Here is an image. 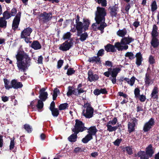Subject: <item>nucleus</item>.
Masks as SVG:
<instances>
[{
  "instance_id": "1",
  "label": "nucleus",
  "mask_w": 159,
  "mask_h": 159,
  "mask_svg": "<svg viewBox=\"0 0 159 159\" xmlns=\"http://www.w3.org/2000/svg\"><path fill=\"white\" fill-rule=\"evenodd\" d=\"M18 69L19 71L24 72V75H27L25 72L30 66L31 58L28 53L23 49H19L17 51L16 55Z\"/></svg>"
},
{
  "instance_id": "2",
  "label": "nucleus",
  "mask_w": 159,
  "mask_h": 159,
  "mask_svg": "<svg viewBox=\"0 0 159 159\" xmlns=\"http://www.w3.org/2000/svg\"><path fill=\"white\" fill-rule=\"evenodd\" d=\"M95 20L98 25L100 24L98 27V29L100 30L101 33L104 32V28L107 26V25L105 22V16L107 15L106 11L104 8L98 7L95 13Z\"/></svg>"
},
{
  "instance_id": "3",
  "label": "nucleus",
  "mask_w": 159,
  "mask_h": 159,
  "mask_svg": "<svg viewBox=\"0 0 159 159\" xmlns=\"http://www.w3.org/2000/svg\"><path fill=\"white\" fill-rule=\"evenodd\" d=\"M134 41V39L131 37H123L121 39L120 42H117L120 51L127 50L129 48L128 44Z\"/></svg>"
},
{
  "instance_id": "4",
  "label": "nucleus",
  "mask_w": 159,
  "mask_h": 159,
  "mask_svg": "<svg viewBox=\"0 0 159 159\" xmlns=\"http://www.w3.org/2000/svg\"><path fill=\"white\" fill-rule=\"evenodd\" d=\"M84 107L86 108V110L85 111L84 109L82 111L83 116L87 118L92 117L93 116L94 109L91 106L90 103L87 102L84 104Z\"/></svg>"
},
{
  "instance_id": "5",
  "label": "nucleus",
  "mask_w": 159,
  "mask_h": 159,
  "mask_svg": "<svg viewBox=\"0 0 159 159\" xmlns=\"http://www.w3.org/2000/svg\"><path fill=\"white\" fill-rule=\"evenodd\" d=\"M52 18V13L51 12L47 13L44 11L39 15V21L42 22L43 24L47 23L51 20Z\"/></svg>"
},
{
  "instance_id": "6",
  "label": "nucleus",
  "mask_w": 159,
  "mask_h": 159,
  "mask_svg": "<svg viewBox=\"0 0 159 159\" xmlns=\"http://www.w3.org/2000/svg\"><path fill=\"white\" fill-rule=\"evenodd\" d=\"M73 39L71 38L70 39V41L68 42V41H66L62 44L60 45L59 47V49L63 51H66L69 50L73 45L72 42Z\"/></svg>"
},
{
  "instance_id": "7",
  "label": "nucleus",
  "mask_w": 159,
  "mask_h": 159,
  "mask_svg": "<svg viewBox=\"0 0 159 159\" xmlns=\"http://www.w3.org/2000/svg\"><path fill=\"white\" fill-rule=\"evenodd\" d=\"M21 12H19L16 14L13 19L12 25V29L14 31L16 30L19 26L21 17Z\"/></svg>"
},
{
  "instance_id": "8",
  "label": "nucleus",
  "mask_w": 159,
  "mask_h": 159,
  "mask_svg": "<svg viewBox=\"0 0 159 159\" xmlns=\"http://www.w3.org/2000/svg\"><path fill=\"white\" fill-rule=\"evenodd\" d=\"M120 51L117 42L115 43L114 45L108 43L104 46L105 50L107 52H116V49Z\"/></svg>"
},
{
  "instance_id": "9",
  "label": "nucleus",
  "mask_w": 159,
  "mask_h": 159,
  "mask_svg": "<svg viewBox=\"0 0 159 159\" xmlns=\"http://www.w3.org/2000/svg\"><path fill=\"white\" fill-rule=\"evenodd\" d=\"M132 122H128V131L129 134L134 132L136 124H137L138 120L135 117H133L131 120Z\"/></svg>"
},
{
  "instance_id": "10",
  "label": "nucleus",
  "mask_w": 159,
  "mask_h": 159,
  "mask_svg": "<svg viewBox=\"0 0 159 159\" xmlns=\"http://www.w3.org/2000/svg\"><path fill=\"white\" fill-rule=\"evenodd\" d=\"M75 121V123L74 126L75 127L72 130H73L78 133L83 132L84 129L82 127L84 126V123H83L82 121L78 119H76Z\"/></svg>"
},
{
  "instance_id": "11",
  "label": "nucleus",
  "mask_w": 159,
  "mask_h": 159,
  "mask_svg": "<svg viewBox=\"0 0 159 159\" xmlns=\"http://www.w3.org/2000/svg\"><path fill=\"white\" fill-rule=\"evenodd\" d=\"M155 121L153 118H151L148 121L146 122L143 127V130L144 132H147L149 131L155 125Z\"/></svg>"
},
{
  "instance_id": "12",
  "label": "nucleus",
  "mask_w": 159,
  "mask_h": 159,
  "mask_svg": "<svg viewBox=\"0 0 159 159\" xmlns=\"http://www.w3.org/2000/svg\"><path fill=\"white\" fill-rule=\"evenodd\" d=\"M88 80L90 82L96 81L99 78L98 75L96 74H94L93 72L91 70H89L88 72Z\"/></svg>"
},
{
  "instance_id": "13",
  "label": "nucleus",
  "mask_w": 159,
  "mask_h": 159,
  "mask_svg": "<svg viewBox=\"0 0 159 159\" xmlns=\"http://www.w3.org/2000/svg\"><path fill=\"white\" fill-rule=\"evenodd\" d=\"M33 30L30 27H28L23 30L21 32L20 37L21 38H24L26 37H30Z\"/></svg>"
},
{
  "instance_id": "14",
  "label": "nucleus",
  "mask_w": 159,
  "mask_h": 159,
  "mask_svg": "<svg viewBox=\"0 0 159 159\" xmlns=\"http://www.w3.org/2000/svg\"><path fill=\"white\" fill-rule=\"evenodd\" d=\"M118 9V7L116 4L113 6L110 7L109 8V10H110L109 13L110 16L112 18L116 17L117 16Z\"/></svg>"
},
{
  "instance_id": "15",
  "label": "nucleus",
  "mask_w": 159,
  "mask_h": 159,
  "mask_svg": "<svg viewBox=\"0 0 159 159\" xmlns=\"http://www.w3.org/2000/svg\"><path fill=\"white\" fill-rule=\"evenodd\" d=\"M46 89L43 88L40 90L39 93V96L40 100L44 101L48 98V93L47 92H45Z\"/></svg>"
},
{
  "instance_id": "16",
  "label": "nucleus",
  "mask_w": 159,
  "mask_h": 159,
  "mask_svg": "<svg viewBox=\"0 0 159 159\" xmlns=\"http://www.w3.org/2000/svg\"><path fill=\"white\" fill-rule=\"evenodd\" d=\"M135 57H136L135 63L138 67L139 66L141 65L142 61L143 60L141 52H139L136 53Z\"/></svg>"
},
{
  "instance_id": "17",
  "label": "nucleus",
  "mask_w": 159,
  "mask_h": 159,
  "mask_svg": "<svg viewBox=\"0 0 159 159\" xmlns=\"http://www.w3.org/2000/svg\"><path fill=\"white\" fill-rule=\"evenodd\" d=\"M11 84V88H13L15 89L21 88L23 86L21 82H17L16 79L12 80Z\"/></svg>"
},
{
  "instance_id": "18",
  "label": "nucleus",
  "mask_w": 159,
  "mask_h": 159,
  "mask_svg": "<svg viewBox=\"0 0 159 159\" xmlns=\"http://www.w3.org/2000/svg\"><path fill=\"white\" fill-rule=\"evenodd\" d=\"M135 80V77L134 76H132L130 79L127 78H124L123 77H121L120 78V81L123 82L124 81H126L128 84H129L131 86L134 85Z\"/></svg>"
},
{
  "instance_id": "19",
  "label": "nucleus",
  "mask_w": 159,
  "mask_h": 159,
  "mask_svg": "<svg viewBox=\"0 0 159 159\" xmlns=\"http://www.w3.org/2000/svg\"><path fill=\"white\" fill-rule=\"evenodd\" d=\"M144 80L145 84L147 86H148L153 83L152 80L151 79V77L150 76V73L148 72L146 73Z\"/></svg>"
},
{
  "instance_id": "20",
  "label": "nucleus",
  "mask_w": 159,
  "mask_h": 159,
  "mask_svg": "<svg viewBox=\"0 0 159 159\" xmlns=\"http://www.w3.org/2000/svg\"><path fill=\"white\" fill-rule=\"evenodd\" d=\"M74 133L71 134L68 138V140L71 143H74L76 142L78 138L77 134L79 133L73 130H72Z\"/></svg>"
},
{
  "instance_id": "21",
  "label": "nucleus",
  "mask_w": 159,
  "mask_h": 159,
  "mask_svg": "<svg viewBox=\"0 0 159 159\" xmlns=\"http://www.w3.org/2000/svg\"><path fill=\"white\" fill-rule=\"evenodd\" d=\"M98 131V130L96 126H91L89 128L87 133L88 134H89L91 136H96V133Z\"/></svg>"
},
{
  "instance_id": "22",
  "label": "nucleus",
  "mask_w": 159,
  "mask_h": 159,
  "mask_svg": "<svg viewBox=\"0 0 159 159\" xmlns=\"http://www.w3.org/2000/svg\"><path fill=\"white\" fill-rule=\"evenodd\" d=\"M88 61L90 62H95L97 64H100L101 63V57H97V56L89 57Z\"/></svg>"
},
{
  "instance_id": "23",
  "label": "nucleus",
  "mask_w": 159,
  "mask_h": 159,
  "mask_svg": "<svg viewBox=\"0 0 159 159\" xmlns=\"http://www.w3.org/2000/svg\"><path fill=\"white\" fill-rule=\"evenodd\" d=\"M145 153L149 157H151L153 154L154 153V151L152 149V145L151 144L149 145L146 148Z\"/></svg>"
},
{
  "instance_id": "24",
  "label": "nucleus",
  "mask_w": 159,
  "mask_h": 159,
  "mask_svg": "<svg viewBox=\"0 0 159 159\" xmlns=\"http://www.w3.org/2000/svg\"><path fill=\"white\" fill-rule=\"evenodd\" d=\"M30 46L35 50L39 49L42 47L41 45L38 40H34Z\"/></svg>"
},
{
  "instance_id": "25",
  "label": "nucleus",
  "mask_w": 159,
  "mask_h": 159,
  "mask_svg": "<svg viewBox=\"0 0 159 159\" xmlns=\"http://www.w3.org/2000/svg\"><path fill=\"white\" fill-rule=\"evenodd\" d=\"M150 43L154 48H157L159 45V40L157 38V37H152Z\"/></svg>"
},
{
  "instance_id": "26",
  "label": "nucleus",
  "mask_w": 159,
  "mask_h": 159,
  "mask_svg": "<svg viewBox=\"0 0 159 159\" xmlns=\"http://www.w3.org/2000/svg\"><path fill=\"white\" fill-rule=\"evenodd\" d=\"M83 22L84 31L85 32L88 29L90 22L88 19L84 18L83 19Z\"/></svg>"
},
{
  "instance_id": "27",
  "label": "nucleus",
  "mask_w": 159,
  "mask_h": 159,
  "mask_svg": "<svg viewBox=\"0 0 159 159\" xmlns=\"http://www.w3.org/2000/svg\"><path fill=\"white\" fill-rule=\"evenodd\" d=\"M137 155L140 159H149V157L147 155L144 151H140L137 153Z\"/></svg>"
},
{
  "instance_id": "28",
  "label": "nucleus",
  "mask_w": 159,
  "mask_h": 159,
  "mask_svg": "<svg viewBox=\"0 0 159 159\" xmlns=\"http://www.w3.org/2000/svg\"><path fill=\"white\" fill-rule=\"evenodd\" d=\"M158 27L156 25H153V28L151 34L152 37H157L158 35Z\"/></svg>"
},
{
  "instance_id": "29",
  "label": "nucleus",
  "mask_w": 159,
  "mask_h": 159,
  "mask_svg": "<svg viewBox=\"0 0 159 159\" xmlns=\"http://www.w3.org/2000/svg\"><path fill=\"white\" fill-rule=\"evenodd\" d=\"M127 31L125 28H124L122 30H119L116 32L117 35L120 37H124L125 35L126 34Z\"/></svg>"
},
{
  "instance_id": "30",
  "label": "nucleus",
  "mask_w": 159,
  "mask_h": 159,
  "mask_svg": "<svg viewBox=\"0 0 159 159\" xmlns=\"http://www.w3.org/2000/svg\"><path fill=\"white\" fill-rule=\"evenodd\" d=\"M74 26L75 27L77 31L84 30L83 24L81 21L76 23V24L74 25Z\"/></svg>"
},
{
  "instance_id": "31",
  "label": "nucleus",
  "mask_w": 159,
  "mask_h": 159,
  "mask_svg": "<svg viewBox=\"0 0 159 159\" xmlns=\"http://www.w3.org/2000/svg\"><path fill=\"white\" fill-rule=\"evenodd\" d=\"M121 70V69L119 68H116L112 69L111 71V77H116L118 73Z\"/></svg>"
},
{
  "instance_id": "32",
  "label": "nucleus",
  "mask_w": 159,
  "mask_h": 159,
  "mask_svg": "<svg viewBox=\"0 0 159 159\" xmlns=\"http://www.w3.org/2000/svg\"><path fill=\"white\" fill-rule=\"evenodd\" d=\"M158 88L157 87H155L151 94L152 98L153 99H157L158 98Z\"/></svg>"
},
{
  "instance_id": "33",
  "label": "nucleus",
  "mask_w": 159,
  "mask_h": 159,
  "mask_svg": "<svg viewBox=\"0 0 159 159\" xmlns=\"http://www.w3.org/2000/svg\"><path fill=\"white\" fill-rule=\"evenodd\" d=\"M93 139V136H91L89 134H88L84 138L82 139V142L84 143H86Z\"/></svg>"
},
{
  "instance_id": "34",
  "label": "nucleus",
  "mask_w": 159,
  "mask_h": 159,
  "mask_svg": "<svg viewBox=\"0 0 159 159\" xmlns=\"http://www.w3.org/2000/svg\"><path fill=\"white\" fill-rule=\"evenodd\" d=\"M82 86V84H79L77 86L76 90H77L78 96L80 95L81 93L86 92V91L84 90L83 89L81 88Z\"/></svg>"
},
{
  "instance_id": "35",
  "label": "nucleus",
  "mask_w": 159,
  "mask_h": 159,
  "mask_svg": "<svg viewBox=\"0 0 159 159\" xmlns=\"http://www.w3.org/2000/svg\"><path fill=\"white\" fill-rule=\"evenodd\" d=\"M7 21L2 17L0 18V27L5 28L6 27Z\"/></svg>"
},
{
  "instance_id": "36",
  "label": "nucleus",
  "mask_w": 159,
  "mask_h": 159,
  "mask_svg": "<svg viewBox=\"0 0 159 159\" xmlns=\"http://www.w3.org/2000/svg\"><path fill=\"white\" fill-rule=\"evenodd\" d=\"M106 126L107 127V130L109 132L115 131L118 129V126L112 127L111 125L108 124L107 123Z\"/></svg>"
},
{
  "instance_id": "37",
  "label": "nucleus",
  "mask_w": 159,
  "mask_h": 159,
  "mask_svg": "<svg viewBox=\"0 0 159 159\" xmlns=\"http://www.w3.org/2000/svg\"><path fill=\"white\" fill-rule=\"evenodd\" d=\"M3 81L4 83V87L6 89L9 90L10 89H11V84L9 85L10 82L7 79H4Z\"/></svg>"
},
{
  "instance_id": "38",
  "label": "nucleus",
  "mask_w": 159,
  "mask_h": 159,
  "mask_svg": "<svg viewBox=\"0 0 159 159\" xmlns=\"http://www.w3.org/2000/svg\"><path fill=\"white\" fill-rule=\"evenodd\" d=\"M11 16V13L7 10L3 13V17H2L6 20L9 19Z\"/></svg>"
},
{
  "instance_id": "39",
  "label": "nucleus",
  "mask_w": 159,
  "mask_h": 159,
  "mask_svg": "<svg viewBox=\"0 0 159 159\" xmlns=\"http://www.w3.org/2000/svg\"><path fill=\"white\" fill-rule=\"evenodd\" d=\"M125 56L126 57H128L129 59L130 60H133L135 57L134 55L132 52H127L125 54Z\"/></svg>"
},
{
  "instance_id": "40",
  "label": "nucleus",
  "mask_w": 159,
  "mask_h": 159,
  "mask_svg": "<svg viewBox=\"0 0 159 159\" xmlns=\"http://www.w3.org/2000/svg\"><path fill=\"white\" fill-rule=\"evenodd\" d=\"M23 128L29 133H31L32 131V128L29 124H25L24 125Z\"/></svg>"
},
{
  "instance_id": "41",
  "label": "nucleus",
  "mask_w": 159,
  "mask_h": 159,
  "mask_svg": "<svg viewBox=\"0 0 159 159\" xmlns=\"http://www.w3.org/2000/svg\"><path fill=\"white\" fill-rule=\"evenodd\" d=\"M151 10L152 12L154 11L157 9V6L156 1L155 0H154L152 2L151 5Z\"/></svg>"
},
{
  "instance_id": "42",
  "label": "nucleus",
  "mask_w": 159,
  "mask_h": 159,
  "mask_svg": "<svg viewBox=\"0 0 159 159\" xmlns=\"http://www.w3.org/2000/svg\"><path fill=\"white\" fill-rule=\"evenodd\" d=\"M43 101L40 99L38 100L37 104L36 106V107H37L38 110H41L43 108Z\"/></svg>"
},
{
  "instance_id": "43",
  "label": "nucleus",
  "mask_w": 159,
  "mask_h": 159,
  "mask_svg": "<svg viewBox=\"0 0 159 159\" xmlns=\"http://www.w3.org/2000/svg\"><path fill=\"white\" fill-rule=\"evenodd\" d=\"M69 106L67 103L61 104L59 107V109L60 110H64L68 108Z\"/></svg>"
},
{
  "instance_id": "44",
  "label": "nucleus",
  "mask_w": 159,
  "mask_h": 159,
  "mask_svg": "<svg viewBox=\"0 0 159 159\" xmlns=\"http://www.w3.org/2000/svg\"><path fill=\"white\" fill-rule=\"evenodd\" d=\"M52 115L54 117H57L59 114V112L57 108L54 109L50 110Z\"/></svg>"
},
{
  "instance_id": "45",
  "label": "nucleus",
  "mask_w": 159,
  "mask_h": 159,
  "mask_svg": "<svg viewBox=\"0 0 159 159\" xmlns=\"http://www.w3.org/2000/svg\"><path fill=\"white\" fill-rule=\"evenodd\" d=\"M88 37V34L87 32H84L81 34L80 39L81 41H85Z\"/></svg>"
},
{
  "instance_id": "46",
  "label": "nucleus",
  "mask_w": 159,
  "mask_h": 159,
  "mask_svg": "<svg viewBox=\"0 0 159 159\" xmlns=\"http://www.w3.org/2000/svg\"><path fill=\"white\" fill-rule=\"evenodd\" d=\"M75 70L72 68H69L67 69L66 74L68 75H71L74 74L75 73Z\"/></svg>"
},
{
  "instance_id": "47",
  "label": "nucleus",
  "mask_w": 159,
  "mask_h": 159,
  "mask_svg": "<svg viewBox=\"0 0 159 159\" xmlns=\"http://www.w3.org/2000/svg\"><path fill=\"white\" fill-rule=\"evenodd\" d=\"M59 90L57 88L54 89L53 90V93L52 95L53 99V100H55L56 99V98L57 96V93H59Z\"/></svg>"
},
{
  "instance_id": "48",
  "label": "nucleus",
  "mask_w": 159,
  "mask_h": 159,
  "mask_svg": "<svg viewBox=\"0 0 159 159\" xmlns=\"http://www.w3.org/2000/svg\"><path fill=\"white\" fill-rule=\"evenodd\" d=\"M74 89L73 86H69L68 87V91L67 93L66 94L68 97H70L72 95V89Z\"/></svg>"
},
{
  "instance_id": "49",
  "label": "nucleus",
  "mask_w": 159,
  "mask_h": 159,
  "mask_svg": "<svg viewBox=\"0 0 159 159\" xmlns=\"http://www.w3.org/2000/svg\"><path fill=\"white\" fill-rule=\"evenodd\" d=\"M96 2L99 4H101L102 6L103 7H106L107 4V2L106 0H97Z\"/></svg>"
},
{
  "instance_id": "50",
  "label": "nucleus",
  "mask_w": 159,
  "mask_h": 159,
  "mask_svg": "<svg viewBox=\"0 0 159 159\" xmlns=\"http://www.w3.org/2000/svg\"><path fill=\"white\" fill-rule=\"evenodd\" d=\"M140 90L139 88H136L134 90V94L135 97L138 98L139 96L140 95Z\"/></svg>"
},
{
  "instance_id": "51",
  "label": "nucleus",
  "mask_w": 159,
  "mask_h": 159,
  "mask_svg": "<svg viewBox=\"0 0 159 159\" xmlns=\"http://www.w3.org/2000/svg\"><path fill=\"white\" fill-rule=\"evenodd\" d=\"M105 54V51L103 49H100L97 53V57H102Z\"/></svg>"
},
{
  "instance_id": "52",
  "label": "nucleus",
  "mask_w": 159,
  "mask_h": 159,
  "mask_svg": "<svg viewBox=\"0 0 159 159\" xmlns=\"http://www.w3.org/2000/svg\"><path fill=\"white\" fill-rule=\"evenodd\" d=\"M15 138L13 137L12 139H11L10 145L9 146V149L10 150H12L14 148L15 145L14 142Z\"/></svg>"
},
{
  "instance_id": "53",
  "label": "nucleus",
  "mask_w": 159,
  "mask_h": 159,
  "mask_svg": "<svg viewBox=\"0 0 159 159\" xmlns=\"http://www.w3.org/2000/svg\"><path fill=\"white\" fill-rule=\"evenodd\" d=\"M117 122L116 117H114L111 120L107 122L108 124L114 125H115Z\"/></svg>"
},
{
  "instance_id": "54",
  "label": "nucleus",
  "mask_w": 159,
  "mask_h": 159,
  "mask_svg": "<svg viewBox=\"0 0 159 159\" xmlns=\"http://www.w3.org/2000/svg\"><path fill=\"white\" fill-rule=\"evenodd\" d=\"M112 68H108V71L105 72L103 74L107 77H109L110 75H111V71Z\"/></svg>"
},
{
  "instance_id": "55",
  "label": "nucleus",
  "mask_w": 159,
  "mask_h": 159,
  "mask_svg": "<svg viewBox=\"0 0 159 159\" xmlns=\"http://www.w3.org/2000/svg\"><path fill=\"white\" fill-rule=\"evenodd\" d=\"M71 35V34L70 32H67L64 34L63 39H69L70 38Z\"/></svg>"
},
{
  "instance_id": "56",
  "label": "nucleus",
  "mask_w": 159,
  "mask_h": 159,
  "mask_svg": "<svg viewBox=\"0 0 159 159\" xmlns=\"http://www.w3.org/2000/svg\"><path fill=\"white\" fill-rule=\"evenodd\" d=\"M122 141V139L121 138L120 139H117L114 142H113L115 146H119Z\"/></svg>"
},
{
  "instance_id": "57",
  "label": "nucleus",
  "mask_w": 159,
  "mask_h": 159,
  "mask_svg": "<svg viewBox=\"0 0 159 159\" xmlns=\"http://www.w3.org/2000/svg\"><path fill=\"white\" fill-rule=\"evenodd\" d=\"M149 62L151 64H153L155 63V60L153 56L151 55L149 58Z\"/></svg>"
},
{
  "instance_id": "58",
  "label": "nucleus",
  "mask_w": 159,
  "mask_h": 159,
  "mask_svg": "<svg viewBox=\"0 0 159 159\" xmlns=\"http://www.w3.org/2000/svg\"><path fill=\"white\" fill-rule=\"evenodd\" d=\"M103 65L105 66L109 67H110V68H111L113 66L112 63L111 61H105V63L103 64Z\"/></svg>"
},
{
  "instance_id": "59",
  "label": "nucleus",
  "mask_w": 159,
  "mask_h": 159,
  "mask_svg": "<svg viewBox=\"0 0 159 159\" xmlns=\"http://www.w3.org/2000/svg\"><path fill=\"white\" fill-rule=\"evenodd\" d=\"M64 61L62 60H60L57 62V68L58 69L60 68L62 66Z\"/></svg>"
},
{
  "instance_id": "60",
  "label": "nucleus",
  "mask_w": 159,
  "mask_h": 159,
  "mask_svg": "<svg viewBox=\"0 0 159 159\" xmlns=\"http://www.w3.org/2000/svg\"><path fill=\"white\" fill-rule=\"evenodd\" d=\"M138 98L139 99V100L141 102H144L145 101L146 99L145 96L143 94L139 95Z\"/></svg>"
},
{
  "instance_id": "61",
  "label": "nucleus",
  "mask_w": 159,
  "mask_h": 159,
  "mask_svg": "<svg viewBox=\"0 0 159 159\" xmlns=\"http://www.w3.org/2000/svg\"><path fill=\"white\" fill-rule=\"evenodd\" d=\"M126 151L129 155H131L133 153L132 149L129 147H126Z\"/></svg>"
},
{
  "instance_id": "62",
  "label": "nucleus",
  "mask_w": 159,
  "mask_h": 159,
  "mask_svg": "<svg viewBox=\"0 0 159 159\" xmlns=\"http://www.w3.org/2000/svg\"><path fill=\"white\" fill-rule=\"evenodd\" d=\"M83 151H84L82 150L81 148L79 147L75 148L74 151V152L76 153L79 152H81Z\"/></svg>"
},
{
  "instance_id": "63",
  "label": "nucleus",
  "mask_w": 159,
  "mask_h": 159,
  "mask_svg": "<svg viewBox=\"0 0 159 159\" xmlns=\"http://www.w3.org/2000/svg\"><path fill=\"white\" fill-rule=\"evenodd\" d=\"M17 9L16 8H13L11 11V16H15L17 13Z\"/></svg>"
},
{
  "instance_id": "64",
  "label": "nucleus",
  "mask_w": 159,
  "mask_h": 159,
  "mask_svg": "<svg viewBox=\"0 0 159 159\" xmlns=\"http://www.w3.org/2000/svg\"><path fill=\"white\" fill-rule=\"evenodd\" d=\"M36 100H34L32 101L30 103V106L33 108H35L36 107L35 104L36 103Z\"/></svg>"
}]
</instances>
